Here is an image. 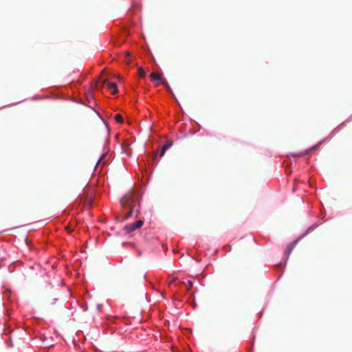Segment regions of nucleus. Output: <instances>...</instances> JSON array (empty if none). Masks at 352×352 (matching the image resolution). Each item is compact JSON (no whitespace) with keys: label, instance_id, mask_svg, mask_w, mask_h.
<instances>
[{"label":"nucleus","instance_id":"nucleus-6","mask_svg":"<svg viewBox=\"0 0 352 352\" xmlns=\"http://www.w3.org/2000/svg\"><path fill=\"white\" fill-rule=\"evenodd\" d=\"M107 88L111 91L112 95H116L118 92V89L116 82L104 81L103 83Z\"/></svg>","mask_w":352,"mask_h":352},{"label":"nucleus","instance_id":"nucleus-12","mask_svg":"<svg viewBox=\"0 0 352 352\" xmlns=\"http://www.w3.org/2000/svg\"><path fill=\"white\" fill-rule=\"evenodd\" d=\"M51 267H52V269H54V265H51Z\"/></svg>","mask_w":352,"mask_h":352},{"label":"nucleus","instance_id":"nucleus-4","mask_svg":"<svg viewBox=\"0 0 352 352\" xmlns=\"http://www.w3.org/2000/svg\"><path fill=\"white\" fill-rule=\"evenodd\" d=\"M172 146V142H166L165 144H164L162 146V147L160 149V153H158V151H155L154 153V155H153V161L154 163H157L158 162V155H159V157H162L164 155L165 153L166 152V151Z\"/></svg>","mask_w":352,"mask_h":352},{"label":"nucleus","instance_id":"nucleus-11","mask_svg":"<svg viewBox=\"0 0 352 352\" xmlns=\"http://www.w3.org/2000/svg\"><path fill=\"white\" fill-rule=\"evenodd\" d=\"M291 155H293V156L297 157H302L303 155V154L302 153H292Z\"/></svg>","mask_w":352,"mask_h":352},{"label":"nucleus","instance_id":"nucleus-5","mask_svg":"<svg viewBox=\"0 0 352 352\" xmlns=\"http://www.w3.org/2000/svg\"><path fill=\"white\" fill-rule=\"evenodd\" d=\"M150 78H151V80L157 82L156 85H159L160 84H163L166 86V87L168 89H170L168 83L165 80H162V76L160 74L155 73V72H152L150 75Z\"/></svg>","mask_w":352,"mask_h":352},{"label":"nucleus","instance_id":"nucleus-3","mask_svg":"<svg viewBox=\"0 0 352 352\" xmlns=\"http://www.w3.org/2000/svg\"><path fill=\"white\" fill-rule=\"evenodd\" d=\"M144 221L142 219H139L134 223H129L125 225L124 227V230L127 233H131L139 228H140L143 226Z\"/></svg>","mask_w":352,"mask_h":352},{"label":"nucleus","instance_id":"nucleus-7","mask_svg":"<svg viewBox=\"0 0 352 352\" xmlns=\"http://www.w3.org/2000/svg\"><path fill=\"white\" fill-rule=\"evenodd\" d=\"M178 284L185 285L188 291H190L193 287V283L190 280H179Z\"/></svg>","mask_w":352,"mask_h":352},{"label":"nucleus","instance_id":"nucleus-9","mask_svg":"<svg viewBox=\"0 0 352 352\" xmlns=\"http://www.w3.org/2000/svg\"><path fill=\"white\" fill-rule=\"evenodd\" d=\"M114 119L116 121V122H118V123L121 124L123 122V118L121 114H119V113L116 114L114 116Z\"/></svg>","mask_w":352,"mask_h":352},{"label":"nucleus","instance_id":"nucleus-8","mask_svg":"<svg viewBox=\"0 0 352 352\" xmlns=\"http://www.w3.org/2000/svg\"><path fill=\"white\" fill-rule=\"evenodd\" d=\"M138 74L139 77L141 78H144L146 76V72L143 68H141V67L138 68Z\"/></svg>","mask_w":352,"mask_h":352},{"label":"nucleus","instance_id":"nucleus-2","mask_svg":"<svg viewBox=\"0 0 352 352\" xmlns=\"http://www.w3.org/2000/svg\"><path fill=\"white\" fill-rule=\"evenodd\" d=\"M317 227L316 224H313L311 226H309L307 230L303 233L300 237H298L297 239L289 243L285 250V254L287 255V256L292 253L294 248L296 247L298 242L302 239L304 236H305L307 234H308L309 232H312Z\"/></svg>","mask_w":352,"mask_h":352},{"label":"nucleus","instance_id":"nucleus-1","mask_svg":"<svg viewBox=\"0 0 352 352\" xmlns=\"http://www.w3.org/2000/svg\"><path fill=\"white\" fill-rule=\"evenodd\" d=\"M120 205L122 209L124 219H127L135 213L137 217L140 212V203L138 195L133 192H129L120 199Z\"/></svg>","mask_w":352,"mask_h":352},{"label":"nucleus","instance_id":"nucleus-10","mask_svg":"<svg viewBox=\"0 0 352 352\" xmlns=\"http://www.w3.org/2000/svg\"><path fill=\"white\" fill-rule=\"evenodd\" d=\"M177 280V277L173 278L170 282L168 283V287H171L174 284H175L176 280Z\"/></svg>","mask_w":352,"mask_h":352}]
</instances>
